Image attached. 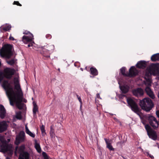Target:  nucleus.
I'll list each match as a JSON object with an SVG mask.
<instances>
[{"instance_id":"1","label":"nucleus","mask_w":159,"mask_h":159,"mask_svg":"<svg viewBox=\"0 0 159 159\" xmlns=\"http://www.w3.org/2000/svg\"><path fill=\"white\" fill-rule=\"evenodd\" d=\"M2 86L6 91V94L9 99L10 105L13 106L14 102H15L19 109H22L24 105V104L21 103L23 98L20 97V99H18V96L16 95L15 91L11 84L9 83V81L7 80H4Z\"/></svg>"},{"instance_id":"2","label":"nucleus","mask_w":159,"mask_h":159,"mask_svg":"<svg viewBox=\"0 0 159 159\" xmlns=\"http://www.w3.org/2000/svg\"><path fill=\"white\" fill-rule=\"evenodd\" d=\"M15 70L14 69L7 67L3 71L0 72V83H1L4 78L11 80L14 74Z\"/></svg>"},{"instance_id":"3","label":"nucleus","mask_w":159,"mask_h":159,"mask_svg":"<svg viewBox=\"0 0 159 159\" xmlns=\"http://www.w3.org/2000/svg\"><path fill=\"white\" fill-rule=\"evenodd\" d=\"M140 105L142 109L146 111H149L154 106L153 102L148 98H144L140 100Z\"/></svg>"},{"instance_id":"4","label":"nucleus","mask_w":159,"mask_h":159,"mask_svg":"<svg viewBox=\"0 0 159 159\" xmlns=\"http://www.w3.org/2000/svg\"><path fill=\"white\" fill-rule=\"evenodd\" d=\"M12 47L11 45H4L0 50V54L1 57L7 59L10 58L12 55Z\"/></svg>"},{"instance_id":"5","label":"nucleus","mask_w":159,"mask_h":159,"mask_svg":"<svg viewBox=\"0 0 159 159\" xmlns=\"http://www.w3.org/2000/svg\"><path fill=\"white\" fill-rule=\"evenodd\" d=\"M120 71L122 75L124 76L134 77L136 76L138 73L137 70L134 66H131L129 69V73H126L125 68L123 67L120 69Z\"/></svg>"},{"instance_id":"6","label":"nucleus","mask_w":159,"mask_h":159,"mask_svg":"<svg viewBox=\"0 0 159 159\" xmlns=\"http://www.w3.org/2000/svg\"><path fill=\"white\" fill-rule=\"evenodd\" d=\"M127 102L131 110L139 115L140 110L135 101L131 98H128L127 99Z\"/></svg>"},{"instance_id":"7","label":"nucleus","mask_w":159,"mask_h":159,"mask_svg":"<svg viewBox=\"0 0 159 159\" xmlns=\"http://www.w3.org/2000/svg\"><path fill=\"white\" fill-rule=\"evenodd\" d=\"M14 84L15 89L16 90V92H15L16 95L18 96V99H20V97L23 98V93L20 88L19 81L18 79L15 80L14 82Z\"/></svg>"},{"instance_id":"8","label":"nucleus","mask_w":159,"mask_h":159,"mask_svg":"<svg viewBox=\"0 0 159 159\" xmlns=\"http://www.w3.org/2000/svg\"><path fill=\"white\" fill-rule=\"evenodd\" d=\"M145 127L149 137L153 140H156L157 138L156 132L153 130L151 127L148 124L146 125Z\"/></svg>"},{"instance_id":"9","label":"nucleus","mask_w":159,"mask_h":159,"mask_svg":"<svg viewBox=\"0 0 159 159\" xmlns=\"http://www.w3.org/2000/svg\"><path fill=\"white\" fill-rule=\"evenodd\" d=\"M148 71L151 75H155L159 73V68L155 64H152L149 67L147 68Z\"/></svg>"},{"instance_id":"10","label":"nucleus","mask_w":159,"mask_h":159,"mask_svg":"<svg viewBox=\"0 0 159 159\" xmlns=\"http://www.w3.org/2000/svg\"><path fill=\"white\" fill-rule=\"evenodd\" d=\"M34 39V36L33 34H30V36L24 35L22 38V41L25 44L30 43L27 46L28 47H29L33 46L34 42L32 41Z\"/></svg>"},{"instance_id":"11","label":"nucleus","mask_w":159,"mask_h":159,"mask_svg":"<svg viewBox=\"0 0 159 159\" xmlns=\"http://www.w3.org/2000/svg\"><path fill=\"white\" fill-rule=\"evenodd\" d=\"M25 133L23 131L20 132L18 136L16 138V144L18 145L21 142H23L25 140Z\"/></svg>"},{"instance_id":"12","label":"nucleus","mask_w":159,"mask_h":159,"mask_svg":"<svg viewBox=\"0 0 159 159\" xmlns=\"http://www.w3.org/2000/svg\"><path fill=\"white\" fill-rule=\"evenodd\" d=\"M132 93L134 95L138 97L143 96L144 94L143 90L141 88L134 89L133 90Z\"/></svg>"},{"instance_id":"13","label":"nucleus","mask_w":159,"mask_h":159,"mask_svg":"<svg viewBox=\"0 0 159 159\" xmlns=\"http://www.w3.org/2000/svg\"><path fill=\"white\" fill-rule=\"evenodd\" d=\"M44 48L43 47L40 51V53L43 56V58L44 59H49L51 53L47 50L44 51Z\"/></svg>"},{"instance_id":"14","label":"nucleus","mask_w":159,"mask_h":159,"mask_svg":"<svg viewBox=\"0 0 159 159\" xmlns=\"http://www.w3.org/2000/svg\"><path fill=\"white\" fill-rule=\"evenodd\" d=\"M145 91L147 95L149 96L150 98L153 99L155 98V96L153 92L149 87L148 86L146 87L145 88Z\"/></svg>"},{"instance_id":"15","label":"nucleus","mask_w":159,"mask_h":159,"mask_svg":"<svg viewBox=\"0 0 159 159\" xmlns=\"http://www.w3.org/2000/svg\"><path fill=\"white\" fill-rule=\"evenodd\" d=\"M147 66V63L146 61H138L136 65V66L139 68L144 69Z\"/></svg>"},{"instance_id":"16","label":"nucleus","mask_w":159,"mask_h":159,"mask_svg":"<svg viewBox=\"0 0 159 159\" xmlns=\"http://www.w3.org/2000/svg\"><path fill=\"white\" fill-rule=\"evenodd\" d=\"M6 110L4 107L2 105H0V117L4 119L6 116Z\"/></svg>"},{"instance_id":"17","label":"nucleus","mask_w":159,"mask_h":159,"mask_svg":"<svg viewBox=\"0 0 159 159\" xmlns=\"http://www.w3.org/2000/svg\"><path fill=\"white\" fill-rule=\"evenodd\" d=\"M106 144V147L110 151H114L115 149L112 147L111 143V140L109 139H107L106 138L104 139Z\"/></svg>"},{"instance_id":"18","label":"nucleus","mask_w":159,"mask_h":159,"mask_svg":"<svg viewBox=\"0 0 159 159\" xmlns=\"http://www.w3.org/2000/svg\"><path fill=\"white\" fill-rule=\"evenodd\" d=\"M7 125L6 121H4L0 123V133L5 131L7 129Z\"/></svg>"},{"instance_id":"19","label":"nucleus","mask_w":159,"mask_h":159,"mask_svg":"<svg viewBox=\"0 0 159 159\" xmlns=\"http://www.w3.org/2000/svg\"><path fill=\"white\" fill-rule=\"evenodd\" d=\"M43 48H44V51L47 50L50 53L52 52L55 49L54 45L52 44H48L46 46H44Z\"/></svg>"},{"instance_id":"20","label":"nucleus","mask_w":159,"mask_h":159,"mask_svg":"<svg viewBox=\"0 0 159 159\" xmlns=\"http://www.w3.org/2000/svg\"><path fill=\"white\" fill-rule=\"evenodd\" d=\"M120 87L123 93L125 94L129 91V87L127 85L120 86Z\"/></svg>"},{"instance_id":"21","label":"nucleus","mask_w":159,"mask_h":159,"mask_svg":"<svg viewBox=\"0 0 159 159\" xmlns=\"http://www.w3.org/2000/svg\"><path fill=\"white\" fill-rule=\"evenodd\" d=\"M18 148V152L20 153V154H21L22 153L25 152L24 150L25 148V146L24 145H22L20 146L19 148L18 146L16 147L15 148V154H16V151H17Z\"/></svg>"},{"instance_id":"22","label":"nucleus","mask_w":159,"mask_h":159,"mask_svg":"<svg viewBox=\"0 0 159 159\" xmlns=\"http://www.w3.org/2000/svg\"><path fill=\"white\" fill-rule=\"evenodd\" d=\"M33 112L34 116L36 115V112L39 111V108L38 106L35 102H33Z\"/></svg>"},{"instance_id":"23","label":"nucleus","mask_w":159,"mask_h":159,"mask_svg":"<svg viewBox=\"0 0 159 159\" xmlns=\"http://www.w3.org/2000/svg\"><path fill=\"white\" fill-rule=\"evenodd\" d=\"M152 61L155 62L159 61V53H156L152 55L151 58Z\"/></svg>"},{"instance_id":"24","label":"nucleus","mask_w":159,"mask_h":159,"mask_svg":"<svg viewBox=\"0 0 159 159\" xmlns=\"http://www.w3.org/2000/svg\"><path fill=\"white\" fill-rule=\"evenodd\" d=\"M90 73L93 76H96L98 75V72L97 69L95 67H91L90 69Z\"/></svg>"},{"instance_id":"25","label":"nucleus","mask_w":159,"mask_h":159,"mask_svg":"<svg viewBox=\"0 0 159 159\" xmlns=\"http://www.w3.org/2000/svg\"><path fill=\"white\" fill-rule=\"evenodd\" d=\"M35 147L37 152L39 153H41V149L39 144L36 143L35 144Z\"/></svg>"},{"instance_id":"26","label":"nucleus","mask_w":159,"mask_h":159,"mask_svg":"<svg viewBox=\"0 0 159 159\" xmlns=\"http://www.w3.org/2000/svg\"><path fill=\"white\" fill-rule=\"evenodd\" d=\"M21 154L22 157H25V158L27 157H30V154L27 152L25 151Z\"/></svg>"},{"instance_id":"27","label":"nucleus","mask_w":159,"mask_h":159,"mask_svg":"<svg viewBox=\"0 0 159 159\" xmlns=\"http://www.w3.org/2000/svg\"><path fill=\"white\" fill-rule=\"evenodd\" d=\"M16 118L18 119L21 120L22 119L21 112L20 111L17 112L16 113Z\"/></svg>"},{"instance_id":"28","label":"nucleus","mask_w":159,"mask_h":159,"mask_svg":"<svg viewBox=\"0 0 159 159\" xmlns=\"http://www.w3.org/2000/svg\"><path fill=\"white\" fill-rule=\"evenodd\" d=\"M40 129L42 132V133L43 134H46V133L45 132V127L43 125H42V126L40 127Z\"/></svg>"},{"instance_id":"29","label":"nucleus","mask_w":159,"mask_h":159,"mask_svg":"<svg viewBox=\"0 0 159 159\" xmlns=\"http://www.w3.org/2000/svg\"><path fill=\"white\" fill-rule=\"evenodd\" d=\"M7 63L10 65L12 66L15 63V61L14 59H12L8 61Z\"/></svg>"},{"instance_id":"30","label":"nucleus","mask_w":159,"mask_h":159,"mask_svg":"<svg viewBox=\"0 0 159 159\" xmlns=\"http://www.w3.org/2000/svg\"><path fill=\"white\" fill-rule=\"evenodd\" d=\"M23 34H24L27 35L28 36H30V34H32L30 32L27 31H25Z\"/></svg>"},{"instance_id":"31","label":"nucleus","mask_w":159,"mask_h":159,"mask_svg":"<svg viewBox=\"0 0 159 159\" xmlns=\"http://www.w3.org/2000/svg\"><path fill=\"white\" fill-rule=\"evenodd\" d=\"M11 26L8 25L7 26L4 27L3 30L6 31H8L11 28Z\"/></svg>"},{"instance_id":"32","label":"nucleus","mask_w":159,"mask_h":159,"mask_svg":"<svg viewBox=\"0 0 159 159\" xmlns=\"http://www.w3.org/2000/svg\"><path fill=\"white\" fill-rule=\"evenodd\" d=\"M42 154L44 157V159H49L48 156L46 152H43Z\"/></svg>"},{"instance_id":"33","label":"nucleus","mask_w":159,"mask_h":159,"mask_svg":"<svg viewBox=\"0 0 159 159\" xmlns=\"http://www.w3.org/2000/svg\"><path fill=\"white\" fill-rule=\"evenodd\" d=\"M13 4L16 5L17 6H21L22 5L20 3H19V2L18 1H14L13 3Z\"/></svg>"},{"instance_id":"34","label":"nucleus","mask_w":159,"mask_h":159,"mask_svg":"<svg viewBox=\"0 0 159 159\" xmlns=\"http://www.w3.org/2000/svg\"><path fill=\"white\" fill-rule=\"evenodd\" d=\"M25 132L26 134H29L31 132L28 129V127L26 125L25 126Z\"/></svg>"},{"instance_id":"35","label":"nucleus","mask_w":159,"mask_h":159,"mask_svg":"<svg viewBox=\"0 0 159 159\" xmlns=\"http://www.w3.org/2000/svg\"><path fill=\"white\" fill-rule=\"evenodd\" d=\"M146 153L147 154L148 156H149V157L151 158L152 159L154 158L153 156L152 155L150 154L148 152H146Z\"/></svg>"},{"instance_id":"36","label":"nucleus","mask_w":159,"mask_h":159,"mask_svg":"<svg viewBox=\"0 0 159 159\" xmlns=\"http://www.w3.org/2000/svg\"><path fill=\"white\" fill-rule=\"evenodd\" d=\"M46 37L47 39H50L52 38V35L49 34H48L46 35Z\"/></svg>"},{"instance_id":"37","label":"nucleus","mask_w":159,"mask_h":159,"mask_svg":"<svg viewBox=\"0 0 159 159\" xmlns=\"http://www.w3.org/2000/svg\"><path fill=\"white\" fill-rule=\"evenodd\" d=\"M28 134L32 138H34L35 137V134L32 133L31 132Z\"/></svg>"},{"instance_id":"38","label":"nucleus","mask_w":159,"mask_h":159,"mask_svg":"<svg viewBox=\"0 0 159 159\" xmlns=\"http://www.w3.org/2000/svg\"><path fill=\"white\" fill-rule=\"evenodd\" d=\"M77 96L78 97V99L79 101L80 102V103L82 104V101L80 97H79L78 95H77Z\"/></svg>"},{"instance_id":"39","label":"nucleus","mask_w":159,"mask_h":159,"mask_svg":"<svg viewBox=\"0 0 159 159\" xmlns=\"http://www.w3.org/2000/svg\"><path fill=\"white\" fill-rule=\"evenodd\" d=\"M9 39L10 40H15L14 38L12 37L11 36H10L9 37Z\"/></svg>"},{"instance_id":"40","label":"nucleus","mask_w":159,"mask_h":159,"mask_svg":"<svg viewBox=\"0 0 159 159\" xmlns=\"http://www.w3.org/2000/svg\"><path fill=\"white\" fill-rule=\"evenodd\" d=\"M156 114L157 117L159 118V110L156 111Z\"/></svg>"},{"instance_id":"41","label":"nucleus","mask_w":159,"mask_h":159,"mask_svg":"<svg viewBox=\"0 0 159 159\" xmlns=\"http://www.w3.org/2000/svg\"><path fill=\"white\" fill-rule=\"evenodd\" d=\"M13 154V152L12 151H10L8 153V155L10 156H12Z\"/></svg>"},{"instance_id":"42","label":"nucleus","mask_w":159,"mask_h":159,"mask_svg":"<svg viewBox=\"0 0 159 159\" xmlns=\"http://www.w3.org/2000/svg\"><path fill=\"white\" fill-rule=\"evenodd\" d=\"M97 97L98 98H100V95H99V93H97Z\"/></svg>"},{"instance_id":"43","label":"nucleus","mask_w":159,"mask_h":159,"mask_svg":"<svg viewBox=\"0 0 159 159\" xmlns=\"http://www.w3.org/2000/svg\"><path fill=\"white\" fill-rule=\"evenodd\" d=\"M22 99H23V98H22ZM22 101H23L25 103H26L27 101L26 99H24L23 100H22Z\"/></svg>"},{"instance_id":"44","label":"nucleus","mask_w":159,"mask_h":159,"mask_svg":"<svg viewBox=\"0 0 159 159\" xmlns=\"http://www.w3.org/2000/svg\"><path fill=\"white\" fill-rule=\"evenodd\" d=\"M82 104H80V110H81V109H82Z\"/></svg>"},{"instance_id":"45","label":"nucleus","mask_w":159,"mask_h":159,"mask_svg":"<svg viewBox=\"0 0 159 159\" xmlns=\"http://www.w3.org/2000/svg\"><path fill=\"white\" fill-rule=\"evenodd\" d=\"M18 159H24L22 157H19Z\"/></svg>"},{"instance_id":"46","label":"nucleus","mask_w":159,"mask_h":159,"mask_svg":"<svg viewBox=\"0 0 159 159\" xmlns=\"http://www.w3.org/2000/svg\"><path fill=\"white\" fill-rule=\"evenodd\" d=\"M6 159H11V158L9 157H6Z\"/></svg>"},{"instance_id":"47","label":"nucleus","mask_w":159,"mask_h":159,"mask_svg":"<svg viewBox=\"0 0 159 159\" xmlns=\"http://www.w3.org/2000/svg\"><path fill=\"white\" fill-rule=\"evenodd\" d=\"M25 159H29V157L25 158Z\"/></svg>"},{"instance_id":"48","label":"nucleus","mask_w":159,"mask_h":159,"mask_svg":"<svg viewBox=\"0 0 159 159\" xmlns=\"http://www.w3.org/2000/svg\"><path fill=\"white\" fill-rule=\"evenodd\" d=\"M1 60L0 59V67L1 66Z\"/></svg>"},{"instance_id":"49","label":"nucleus","mask_w":159,"mask_h":159,"mask_svg":"<svg viewBox=\"0 0 159 159\" xmlns=\"http://www.w3.org/2000/svg\"><path fill=\"white\" fill-rule=\"evenodd\" d=\"M8 140L9 142L10 141V139H8Z\"/></svg>"},{"instance_id":"50","label":"nucleus","mask_w":159,"mask_h":159,"mask_svg":"<svg viewBox=\"0 0 159 159\" xmlns=\"http://www.w3.org/2000/svg\"><path fill=\"white\" fill-rule=\"evenodd\" d=\"M51 130L52 131V127H51Z\"/></svg>"},{"instance_id":"51","label":"nucleus","mask_w":159,"mask_h":159,"mask_svg":"<svg viewBox=\"0 0 159 159\" xmlns=\"http://www.w3.org/2000/svg\"><path fill=\"white\" fill-rule=\"evenodd\" d=\"M2 152V150H0V152Z\"/></svg>"},{"instance_id":"52","label":"nucleus","mask_w":159,"mask_h":159,"mask_svg":"<svg viewBox=\"0 0 159 159\" xmlns=\"http://www.w3.org/2000/svg\"><path fill=\"white\" fill-rule=\"evenodd\" d=\"M146 75H147V73H146Z\"/></svg>"},{"instance_id":"53","label":"nucleus","mask_w":159,"mask_h":159,"mask_svg":"<svg viewBox=\"0 0 159 159\" xmlns=\"http://www.w3.org/2000/svg\"><path fill=\"white\" fill-rule=\"evenodd\" d=\"M1 142H2V140H1Z\"/></svg>"},{"instance_id":"54","label":"nucleus","mask_w":159,"mask_h":159,"mask_svg":"<svg viewBox=\"0 0 159 159\" xmlns=\"http://www.w3.org/2000/svg\"><path fill=\"white\" fill-rule=\"evenodd\" d=\"M1 142H2V140H1Z\"/></svg>"},{"instance_id":"55","label":"nucleus","mask_w":159,"mask_h":159,"mask_svg":"<svg viewBox=\"0 0 159 159\" xmlns=\"http://www.w3.org/2000/svg\"><path fill=\"white\" fill-rule=\"evenodd\" d=\"M1 142H2V140H1Z\"/></svg>"}]
</instances>
